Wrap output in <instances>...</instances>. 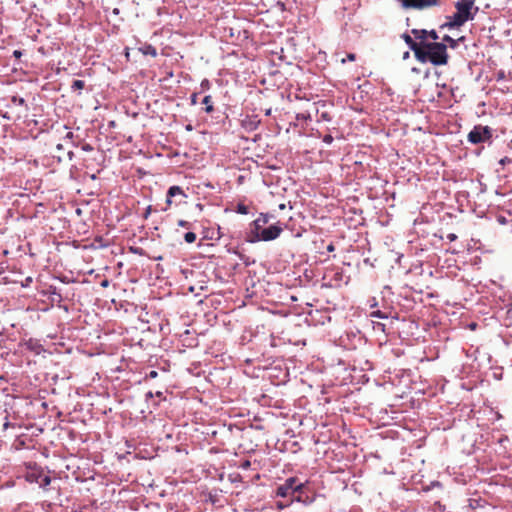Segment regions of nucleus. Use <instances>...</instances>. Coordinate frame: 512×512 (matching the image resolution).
I'll return each instance as SVG.
<instances>
[{
    "mask_svg": "<svg viewBox=\"0 0 512 512\" xmlns=\"http://www.w3.org/2000/svg\"><path fill=\"white\" fill-rule=\"evenodd\" d=\"M197 101H198V94L197 93H192L191 96H190L191 104L192 105H196Z\"/></svg>",
    "mask_w": 512,
    "mask_h": 512,
    "instance_id": "obj_34",
    "label": "nucleus"
},
{
    "mask_svg": "<svg viewBox=\"0 0 512 512\" xmlns=\"http://www.w3.org/2000/svg\"><path fill=\"white\" fill-rule=\"evenodd\" d=\"M402 39L404 40V42L407 44V46L413 51L414 49H416L419 45H420V42L417 43L409 34L407 33H404L402 34Z\"/></svg>",
    "mask_w": 512,
    "mask_h": 512,
    "instance_id": "obj_14",
    "label": "nucleus"
},
{
    "mask_svg": "<svg viewBox=\"0 0 512 512\" xmlns=\"http://www.w3.org/2000/svg\"><path fill=\"white\" fill-rule=\"evenodd\" d=\"M154 397V393L152 391H148L146 394H145V399L146 400H149V399H152Z\"/></svg>",
    "mask_w": 512,
    "mask_h": 512,
    "instance_id": "obj_41",
    "label": "nucleus"
},
{
    "mask_svg": "<svg viewBox=\"0 0 512 512\" xmlns=\"http://www.w3.org/2000/svg\"><path fill=\"white\" fill-rule=\"evenodd\" d=\"M209 85V82L208 80H203L202 83H201V86L204 87V86H208Z\"/></svg>",
    "mask_w": 512,
    "mask_h": 512,
    "instance_id": "obj_55",
    "label": "nucleus"
},
{
    "mask_svg": "<svg viewBox=\"0 0 512 512\" xmlns=\"http://www.w3.org/2000/svg\"><path fill=\"white\" fill-rule=\"evenodd\" d=\"M51 483V478L49 475L45 474L44 471L41 474L40 481L38 482V485L40 488L45 489L48 485Z\"/></svg>",
    "mask_w": 512,
    "mask_h": 512,
    "instance_id": "obj_18",
    "label": "nucleus"
},
{
    "mask_svg": "<svg viewBox=\"0 0 512 512\" xmlns=\"http://www.w3.org/2000/svg\"><path fill=\"white\" fill-rule=\"evenodd\" d=\"M154 396L158 397L159 399H164V394L162 391H157Z\"/></svg>",
    "mask_w": 512,
    "mask_h": 512,
    "instance_id": "obj_43",
    "label": "nucleus"
},
{
    "mask_svg": "<svg viewBox=\"0 0 512 512\" xmlns=\"http://www.w3.org/2000/svg\"><path fill=\"white\" fill-rule=\"evenodd\" d=\"M334 249H335V247H334V245H333V244H329V245L327 246V250H328L329 252H333V251H334Z\"/></svg>",
    "mask_w": 512,
    "mask_h": 512,
    "instance_id": "obj_48",
    "label": "nucleus"
},
{
    "mask_svg": "<svg viewBox=\"0 0 512 512\" xmlns=\"http://www.w3.org/2000/svg\"><path fill=\"white\" fill-rule=\"evenodd\" d=\"M26 282L27 283H25V286H28V283L32 282V278L31 277L26 278Z\"/></svg>",
    "mask_w": 512,
    "mask_h": 512,
    "instance_id": "obj_60",
    "label": "nucleus"
},
{
    "mask_svg": "<svg viewBox=\"0 0 512 512\" xmlns=\"http://www.w3.org/2000/svg\"><path fill=\"white\" fill-rule=\"evenodd\" d=\"M178 226L184 227V228H190L191 227V223L188 222V221H185V220H179L178 221Z\"/></svg>",
    "mask_w": 512,
    "mask_h": 512,
    "instance_id": "obj_32",
    "label": "nucleus"
},
{
    "mask_svg": "<svg viewBox=\"0 0 512 512\" xmlns=\"http://www.w3.org/2000/svg\"><path fill=\"white\" fill-rule=\"evenodd\" d=\"M167 196L169 198H174V197H177V196H180L182 198H186L187 197V195L185 194L184 190L180 186H177V185H173V186L169 187V189L167 191Z\"/></svg>",
    "mask_w": 512,
    "mask_h": 512,
    "instance_id": "obj_13",
    "label": "nucleus"
},
{
    "mask_svg": "<svg viewBox=\"0 0 512 512\" xmlns=\"http://www.w3.org/2000/svg\"><path fill=\"white\" fill-rule=\"evenodd\" d=\"M293 502H291V499L289 501H277L276 502V508L279 510V511H282L288 507L291 506Z\"/></svg>",
    "mask_w": 512,
    "mask_h": 512,
    "instance_id": "obj_22",
    "label": "nucleus"
},
{
    "mask_svg": "<svg viewBox=\"0 0 512 512\" xmlns=\"http://www.w3.org/2000/svg\"><path fill=\"white\" fill-rule=\"evenodd\" d=\"M202 104L205 106L203 110L206 113H212L214 111V106H213V103H212V97L210 95H206L203 98Z\"/></svg>",
    "mask_w": 512,
    "mask_h": 512,
    "instance_id": "obj_15",
    "label": "nucleus"
},
{
    "mask_svg": "<svg viewBox=\"0 0 512 512\" xmlns=\"http://www.w3.org/2000/svg\"><path fill=\"white\" fill-rule=\"evenodd\" d=\"M270 218H272V215L261 213L255 220L259 222L262 225V227H265L269 223Z\"/></svg>",
    "mask_w": 512,
    "mask_h": 512,
    "instance_id": "obj_20",
    "label": "nucleus"
},
{
    "mask_svg": "<svg viewBox=\"0 0 512 512\" xmlns=\"http://www.w3.org/2000/svg\"><path fill=\"white\" fill-rule=\"evenodd\" d=\"M51 294L57 295L59 298H61V294L56 291V288H53V290L51 291Z\"/></svg>",
    "mask_w": 512,
    "mask_h": 512,
    "instance_id": "obj_50",
    "label": "nucleus"
},
{
    "mask_svg": "<svg viewBox=\"0 0 512 512\" xmlns=\"http://www.w3.org/2000/svg\"><path fill=\"white\" fill-rule=\"evenodd\" d=\"M151 211H152V206H148V207L146 208V210H145V213H144L143 217H144L145 219H147V218L149 217V215L151 214Z\"/></svg>",
    "mask_w": 512,
    "mask_h": 512,
    "instance_id": "obj_37",
    "label": "nucleus"
},
{
    "mask_svg": "<svg viewBox=\"0 0 512 512\" xmlns=\"http://www.w3.org/2000/svg\"><path fill=\"white\" fill-rule=\"evenodd\" d=\"M305 491V484L304 483H295L293 485V495L298 493H303Z\"/></svg>",
    "mask_w": 512,
    "mask_h": 512,
    "instance_id": "obj_25",
    "label": "nucleus"
},
{
    "mask_svg": "<svg viewBox=\"0 0 512 512\" xmlns=\"http://www.w3.org/2000/svg\"><path fill=\"white\" fill-rule=\"evenodd\" d=\"M425 48H428L429 62L435 66L447 64L448 54L445 43L422 42Z\"/></svg>",
    "mask_w": 512,
    "mask_h": 512,
    "instance_id": "obj_2",
    "label": "nucleus"
},
{
    "mask_svg": "<svg viewBox=\"0 0 512 512\" xmlns=\"http://www.w3.org/2000/svg\"><path fill=\"white\" fill-rule=\"evenodd\" d=\"M279 208H280V209H284V208H285V205H284V204H280V205H279Z\"/></svg>",
    "mask_w": 512,
    "mask_h": 512,
    "instance_id": "obj_61",
    "label": "nucleus"
},
{
    "mask_svg": "<svg viewBox=\"0 0 512 512\" xmlns=\"http://www.w3.org/2000/svg\"><path fill=\"white\" fill-rule=\"evenodd\" d=\"M296 477H289L285 480V482L276 488V496L286 498L290 495H293V485L297 483Z\"/></svg>",
    "mask_w": 512,
    "mask_h": 512,
    "instance_id": "obj_6",
    "label": "nucleus"
},
{
    "mask_svg": "<svg viewBox=\"0 0 512 512\" xmlns=\"http://www.w3.org/2000/svg\"><path fill=\"white\" fill-rule=\"evenodd\" d=\"M26 282L27 283H25V286H28V283L32 282V278L31 277L26 278Z\"/></svg>",
    "mask_w": 512,
    "mask_h": 512,
    "instance_id": "obj_59",
    "label": "nucleus"
},
{
    "mask_svg": "<svg viewBox=\"0 0 512 512\" xmlns=\"http://www.w3.org/2000/svg\"><path fill=\"white\" fill-rule=\"evenodd\" d=\"M371 301H372V303L370 304V307H375V306H377V302H376V299H375V298H373Z\"/></svg>",
    "mask_w": 512,
    "mask_h": 512,
    "instance_id": "obj_54",
    "label": "nucleus"
},
{
    "mask_svg": "<svg viewBox=\"0 0 512 512\" xmlns=\"http://www.w3.org/2000/svg\"><path fill=\"white\" fill-rule=\"evenodd\" d=\"M56 150H57V151H63V150H64L63 145H62V144H57V145H56Z\"/></svg>",
    "mask_w": 512,
    "mask_h": 512,
    "instance_id": "obj_51",
    "label": "nucleus"
},
{
    "mask_svg": "<svg viewBox=\"0 0 512 512\" xmlns=\"http://www.w3.org/2000/svg\"><path fill=\"white\" fill-rule=\"evenodd\" d=\"M119 13H120L119 8L115 7V8L112 9V14L113 15H119Z\"/></svg>",
    "mask_w": 512,
    "mask_h": 512,
    "instance_id": "obj_45",
    "label": "nucleus"
},
{
    "mask_svg": "<svg viewBox=\"0 0 512 512\" xmlns=\"http://www.w3.org/2000/svg\"><path fill=\"white\" fill-rule=\"evenodd\" d=\"M23 55L22 51L21 50H14L13 51V56L17 59H19L21 56Z\"/></svg>",
    "mask_w": 512,
    "mask_h": 512,
    "instance_id": "obj_38",
    "label": "nucleus"
},
{
    "mask_svg": "<svg viewBox=\"0 0 512 512\" xmlns=\"http://www.w3.org/2000/svg\"><path fill=\"white\" fill-rule=\"evenodd\" d=\"M43 469L36 464H28L24 473V478L29 483H36L40 481Z\"/></svg>",
    "mask_w": 512,
    "mask_h": 512,
    "instance_id": "obj_7",
    "label": "nucleus"
},
{
    "mask_svg": "<svg viewBox=\"0 0 512 512\" xmlns=\"http://www.w3.org/2000/svg\"><path fill=\"white\" fill-rule=\"evenodd\" d=\"M333 140H334V139H333V136H332V135H330V134H326V135H324V136H323V138H322V141H323L325 144H327V145L332 144Z\"/></svg>",
    "mask_w": 512,
    "mask_h": 512,
    "instance_id": "obj_30",
    "label": "nucleus"
},
{
    "mask_svg": "<svg viewBox=\"0 0 512 512\" xmlns=\"http://www.w3.org/2000/svg\"><path fill=\"white\" fill-rule=\"evenodd\" d=\"M184 240L187 243H193L196 240V234L194 232L189 231L184 234Z\"/></svg>",
    "mask_w": 512,
    "mask_h": 512,
    "instance_id": "obj_27",
    "label": "nucleus"
},
{
    "mask_svg": "<svg viewBox=\"0 0 512 512\" xmlns=\"http://www.w3.org/2000/svg\"><path fill=\"white\" fill-rule=\"evenodd\" d=\"M131 251L135 254L143 255V249L142 248H131Z\"/></svg>",
    "mask_w": 512,
    "mask_h": 512,
    "instance_id": "obj_39",
    "label": "nucleus"
},
{
    "mask_svg": "<svg viewBox=\"0 0 512 512\" xmlns=\"http://www.w3.org/2000/svg\"><path fill=\"white\" fill-rule=\"evenodd\" d=\"M470 327H471L472 329H474V328L476 327V324H475V323H472V324L470 325Z\"/></svg>",
    "mask_w": 512,
    "mask_h": 512,
    "instance_id": "obj_62",
    "label": "nucleus"
},
{
    "mask_svg": "<svg viewBox=\"0 0 512 512\" xmlns=\"http://www.w3.org/2000/svg\"><path fill=\"white\" fill-rule=\"evenodd\" d=\"M67 156H68V159H69V160H72V159L74 158V152H73V151H69V152L67 153Z\"/></svg>",
    "mask_w": 512,
    "mask_h": 512,
    "instance_id": "obj_46",
    "label": "nucleus"
},
{
    "mask_svg": "<svg viewBox=\"0 0 512 512\" xmlns=\"http://www.w3.org/2000/svg\"><path fill=\"white\" fill-rule=\"evenodd\" d=\"M172 199H173V198H169V197L166 195V204H167L168 206H170V205L172 204Z\"/></svg>",
    "mask_w": 512,
    "mask_h": 512,
    "instance_id": "obj_52",
    "label": "nucleus"
},
{
    "mask_svg": "<svg viewBox=\"0 0 512 512\" xmlns=\"http://www.w3.org/2000/svg\"><path fill=\"white\" fill-rule=\"evenodd\" d=\"M270 218H272V215L261 213L255 220L259 222L262 225V227H265L269 223Z\"/></svg>",
    "mask_w": 512,
    "mask_h": 512,
    "instance_id": "obj_19",
    "label": "nucleus"
},
{
    "mask_svg": "<svg viewBox=\"0 0 512 512\" xmlns=\"http://www.w3.org/2000/svg\"><path fill=\"white\" fill-rule=\"evenodd\" d=\"M283 231L282 227L280 226L279 222L276 224H272L268 227H264V229L261 230V232L256 234L254 239L251 240V243H256L260 241H272L278 238Z\"/></svg>",
    "mask_w": 512,
    "mask_h": 512,
    "instance_id": "obj_4",
    "label": "nucleus"
},
{
    "mask_svg": "<svg viewBox=\"0 0 512 512\" xmlns=\"http://www.w3.org/2000/svg\"><path fill=\"white\" fill-rule=\"evenodd\" d=\"M260 124H261V119L256 114L246 115L241 120V127L246 132H253V131L257 130L258 127L260 126Z\"/></svg>",
    "mask_w": 512,
    "mask_h": 512,
    "instance_id": "obj_8",
    "label": "nucleus"
},
{
    "mask_svg": "<svg viewBox=\"0 0 512 512\" xmlns=\"http://www.w3.org/2000/svg\"><path fill=\"white\" fill-rule=\"evenodd\" d=\"M410 56V53L407 51L403 54V59H408Z\"/></svg>",
    "mask_w": 512,
    "mask_h": 512,
    "instance_id": "obj_56",
    "label": "nucleus"
},
{
    "mask_svg": "<svg viewBox=\"0 0 512 512\" xmlns=\"http://www.w3.org/2000/svg\"><path fill=\"white\" fill-rule=\"evenodd\" d=\"M493 129L486 125L477 124L467 135V141L470 144L478 145L482 143L491 144Z\"/></svg>",
    "mask_w": 512,
    "mask_h": 512,
    "instance_id": "obj_3",
    "label": "nucleus"
},
{
    "mask_svg": "<svg viewBox=\"0 0 512 512\" xmlns=\"http://www.w3.org/2000/svg\"><path fill=\"white\" fill-rule=\"evenodd\" d=\"M65 138L72 139L73 138V132H68L66 134Z\"/></svg>",
    "mask_w": 512,
    "mask_h": 512,
    "instance_id": "obj_53",
    "label": "nucleus"
},
{
    "mask_svg": "<svg viewBox=\"0 0 512 512\" xmlns=\"http://www.w3.org/2000/svg\"><path fill=\"white\" fill-rule=\"evenodd\" d=\"M85 86V82L83 80H74L72 85H71V89L73 91L75 90H81L83 89Z\"/></svg>",
    "mask_w": 512,
    "mask_h": 512,
    "instance_id": "obj_24",
    "label": "nucleus"
},
{
    "mask_svg": "<svg viewBox=\"0 0 512 512\" xmlns=\"http://www.w3.org/2000/svg\"><path fill=\"white\" fill-rule=\"evenodd\" d=\"M370 317L379 318V319H387L389 315L381 310H375L370 313Z\"/></svg>",
    "mask_w": 512,
    "mask_h": 512,
    "instance_id": "obj_21",
    "label": "nucleus"
},
{
    "mask_svg": "<svg viewBox=\"0 0 512 512\" xmlns=\"http://www.w3.org/2000/svg\"><path fill=\"white\" fill-rule=\"evenodd\" d=\"M411 33L414 37L420 42H426L427 37H430L433 40H437L439 38L438 33L435 30L427 31L425 29H412Z\"/></svg>",
    "mask_w": 512,
    "mask_h": 512,
    "instance_id": "obj_9",
    "label": "nucleus"
},
{
    "mask_svg": "<svg viewBox=\"0 0 512 512\" xmlns=\"http://www.w3.org/2000/svg\"><path fill=\"white\" fill-rule=\"evenodd\" d=\"M454 7L456 12L447 17V22L442 27L448 29L460 28L466 22L474 20L479 11L474 0H457Z\"/></svg>",
    "mask_w": 512,
    "mask_h": 512,
    "instance_id": "obj_1",
    "label": "nucleus"
},
{
    "mask_svg": "<svg viewBox=\"0 0 512 512\" xmlns=\"http://www.w3.org/2000/svg\"><path fill=\"white\" fill-rule=\"evenodd\" d=\"M416 59L422 63L429 62L428 48H425L422 42L413 50Z\"/></svg>",
    "mask_w": 512,
    "mask_h": 512,
    "instance_id": "obj_11",
    "label": "nucleus"
},
{
    "mask_svg": "<svg viewBox=\"0 0 512 512\" xmlns=\"http://www.w3.org/2000/svg\"><path fill=\"white\" fill-rule=\"evenodd\" d=\"M236 212L239 214L246 215L248 214L249 210L248 207L243 203H238L236 206Z\"/></svg>",
    "mask_w": 512,
    "mask_h": 512,
    "instance_id": "obj_26",
    "label": "nucleus"
},
{
    "mask_svg": "<svg viewBox=\"0 0 512 512\" xmlns=\"http://www.w3.org/2000/svg\"><path fill=\"white\" fill-rule=\"evenodd\" d=\"M511 161H512V160H511L509 157H506V156H505V157H503V158H501V159L499 160V165H501V166H505V165H507V164L511 163Z\"/></svg>",
    "mask_w": 512,
    "mask_h": 512,
    "instance_id": "obj_31",
    "label": "nucleus"
},
{
    "mask_svg": "<svg viewBox=\"0 0 512 512\" xmlns=\"http://www.w3.org/2000/svg\"><path fill=\"white\" fill-rule=\"evenodd\" d=\"M108 285H109V281H108L107 279H105V280H103V281L101 282V286H102V287H107Z\"/></svg>",
    "mask_w": 512,
    "mask_h": 512,
    "instance_id": "obj_49",
    "label": "nucleus"
},
{
    "mask_svg": "<svg viewBox=\"0 0 512 512\" xmlns=\"http://www.w3.org/2000/svg\"><path fill=\"white\" fill-rule=\"evenodd\" d=\"M82 150L85 151V152H91L93 150V147L91 144L89 143H85L83 146H82Z\"/></svg>",
    "mask_w": 512,
    "mask_h": 512,
    "instance_id": "obj_36",
    "label": "nucleus"
},
{
    "mask_svg": "<svg viewBox=\"0 0 512 512\" xmlns=\"http://www.w3.org/2000/svg\"><path fill=\"white\" fill-rule=\"evenodd\" d=\"M241 466L244 469H248L250 467V461L249 460L244 461Z\"/></svg>",
    "mask_w": 512,
    "mask_h": 512,
    "instance_id": "obj_44",
    "label": "nucleus"
},
{
    "mask_svg": "<svg viewBox=\"0 0 512 512\" xmlns=\"http://www.w3.org/2000/svg\"><path fill=\"white\" fill-rule=\"evenodd\" d=\"M140 51L144 55H150L152 57H156L157 56V50L151 44H146L145 46L141 47Z\"/></svg>",
    "mask_w": 512,
    "mask_h": 512,
    "instance_id": "obj_16",
    "label": "nucleus"
},
{
    "mask_svg": "<svg viewBox=\"0 0 512 512\" xmlns=\"http://www.w3.org/2000/svg\"><path fill=\"white\" fill-rule=\"evenodd\" d=\"M315 501V495L310 496L307 492L298 493L297 495H292L291 502L302 503L305 506L311 505Z\"/></svg>",
    "mask_w": 512,
    "mask_h": 512,
    "instance_id": "obj_10",
    "label": "nucleus"
},
{
    "mask_svg": "<svg viewBox=\"0 0 512 512\" xmlns=\"http://www.w3.org/2000/svg\"><path fill=\"white\" fill-rule=\"evenodd\" d=\"M447 239L452 242L457 239V236L454 233H450L447 235Z\"/></svg>",
    "mask_w": 512,
    "mask_h": 512,
    "instance_id": "obj_40",
    "label": "nucleus"
},
{
    "mask_svg": "<svg viewBox=\"0 0 512 512\" xmlns=\"http://www.w3.org/2000/svg\"><path fill=\"white\" fill-rule=\"evenodd\" d=\"M264 113H265V116H271V114H272V109H271V108H268V109H266V110H265V112H264Z\"/></svg>",
    "mask_w": 512,
    "mask_h": 512,
    "instance_id": "obj_47",
    "label": "nucleus"
},
{
    "mask_svg": "<svg viewBox=\"0 0 512 512\" xmlns=\"http://www.w3.org/2000/svg\"><path fill=\"white\" fill-rule=\"evenodd\" d=\"M27 345L31 351H34L37 354H39L42 350V346L38 343H33L32 340H30Z\"/></svg>",
    "mask_w": 512,
    "mask_h": 512,
    "instance_id": "obj_23",
    "label": "nucleus"
},
{
    "mask_svg": "<svg viewBox=\"0 0 512 512\" xmlns=\"http://www.w3.org/2000/svg\"><path fill=\"white\" fill-rule=\"evenodd\" d=\"M158 376V372L155 370H151L149 373L146 374V378L154 379Z\"/></svg>",
    "mask_w": 512,
    "mask_h": 512,
    "instance_id": "obj_35",
    "label": "nucleus"
},
{
    "mask_svg": "<svg viewBox=\"0 0 512 512\" xmlns=\"http://www.w3.org/2000/svg\"><path fill=\"white\" fill-rule=\"evenodd\" d=\"M464 40V37H460L459 39H453L452 37H450L449 35H445L443 37V41L448 43V45L452 48V49H455L458 47V43L460 41H463Z\"/></svg>",
    "mask_w": 512,
    "mask_h": 512,
    "instance_id": "obj_17",
    "label": "nucleus"
},
{
    "mask_svg": "<svg viewBox=\"0 0 512 512\" xmlns=\"http://www.w3.org/2000/svg\"><path fill=\"white\" fill-rule=\"evenodd\" d=\"M322 118L326 119V120H330V118L328 117L327 113H323L322 114Z\"/></svg>",
    "mask_w": 512,
    "mask_h": 512,
    "instance_id": "obj_58",
    "label": "nucleus"
},
{
    "mask_svg": "<svg viewBox=\"0 0 512 512\" xmlns=\"http://www.w3.org/2000/svg\"><path fill=\"white\" fill-rule=\"evenodd\" d=\"M262 229H264V227H262V225L259 222L254 220L250 224L249 233H248V241L251 243V240L254 239L256 234L259 235V233L261 232Z\"/></svg>",
    "mask_w": 512,
    "mask_h": 512,
    "instance_id": "obj_12",
    "label": "nucleus"
},
{
    "mask_svg": "<svg viewBox=\"0 0 512 512\" xmlns=\"http://www.w3.org/2000/svg\"><path fill=\"white\" fill-rule=\"evenodd\" d=\"M0 116L3 118V119H6V120H10L11 117L9 116L8 112H4V113H1Z\"/></svg>",
    "mask_w": 512,
    "mask_h": 512,
    "instance_id": "obj_42",
    "label": "nucleus"
},
{
    "mask_svg": "<svg viewBox=\"0 0 512 512\" xmlns=\"http://www.w3.org/2000/svg\"><path fill=\"white\" fill-rule=\"evenodd\" d=\"M355 58H356L355 54H353V53H349V54H347V57H346V58L342 59V61H341V62H342V63H345L347 60H348V61H354V60H355Z\"/></svg>",
    "mask_w": 512,
    "mask_h": 512,
    "instance_id": "obj_33",
    "label": "nucleus"
},
{
    "mask_svg": "<svg viewBox=\"0 0 512 512\" xmlns=\"http://www.w3.org/2000/svg\"><path fill=\"white\" fill-rule=\"evenodd\" d=\"M186 130H187V131H192V130H193L192 125H191V124H188V125L186 126Z\"/></svg>",
    "mask_w": 512,
    "mask_h": 512,
    "instance_id": "obj_57",
    "label": "nucleus"
},
{
    "mask_svg": "<svg viewBox=\"0 0 512 512\" xmlns=\"http://www.w3.org/2000/svg\"><path fill=\"white\" fill-rule=\"evenodd\" d=\"M385 328H386L385 324H383L381 322H374L373 323V329L375 331H381V332L385 333Z\"/></svg>",
    "mask_w": 512,
    "mask_h": 512,
    "instance_id": "obj_29",
    "label": "nucleus"
},
{
    "mask_svg": "<svg viewBox=\"0 0 512 512\" xmlns=\"http://www.w3.org/2000/svg\"><path fill=\"white\" fill-rule=\"evenodd\" d=\"M224 36L230 40L231 43L242 41L248 38V32L234 27H225Z\"/></svg>",
    "mask_w": 512,
    "mask_h": 512,
    "instance_id": "obj_5",
    "label": "nucleus"
},
{
    "mask_svg": "<svg viewBox=\"0 0 512 512\" xmlns=\"http://www.w3.org/2000/svg\"><path fill=\"white\" fill-rule=\"evenodd\" d=\"M11 102H12L14 105H20V106H23V105H25V103H26L24 98L19 97V96H16V95H14V96H12V97H11Z\"/></svg>",
    "mask_w": 512,
    "mask_h": 512,
    "instance_id": "obj_28",
    "label": "nucleus"
}]
</instances>
